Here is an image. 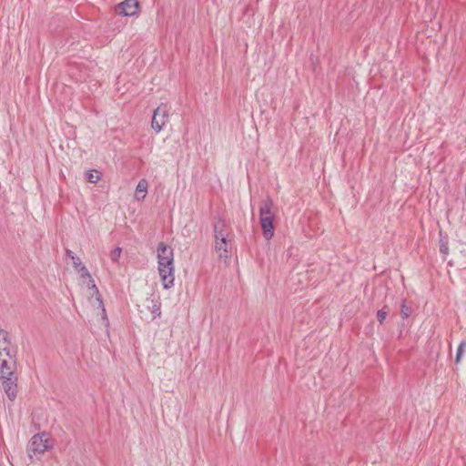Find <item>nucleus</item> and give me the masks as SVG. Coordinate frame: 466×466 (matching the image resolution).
<instances>
[{"label":"nucleus","mask_w":466,"mask_h":466,"mask_svg":"<svg viewBox=\"0 0 466 466\" xmlns=\"http://www.w3.org/2000/svg\"><path fill=\"white\" fill-rule=\"evenodd\" d=\"M102 174L97 169H89L85 173L86 180L88 183L95 184L101 178Z\"/></svg>","instance_id":"obj_12"},{"label":"nucleus","mask_w":466,"mask_h":466,"mask_svg":"<svg viewBox=\"0 0 466 466\" xmlns=\"http://www.w3.org/2000/svg\"><path fill=\"white\" fill-rule=\"evenodd\" d=\"M440 250H441V253H443L445 255L448 254L449 248H448L447 243H441Z\"/></svg>","instance_id":"obj_21"},{"label":"nucleus","mask_w":466,"mask_h":466,"mask_svg":"<svg viewBox=\"0 0 466 466\" xmlns=\"http://www.w3.org/2000/svg\"><path fill=\"white\" fill-rule=\"evenodd\" d=\"M122 248L120 247L115 248L110 254V258L113 262H117L121 256Z\"/></svg>","instance_id":"obj_18"},{"label":"nucleus","mask_w":466,"mask_h":466,"mask_svg":"<svg viewBox=\"0 0 466 466\" xmlns=\"http://www.w3.org/2000/svg\"><path fill=\"white\" fill-rule=\"evenodd\" d=\"M388 313L386 311H384L383 309H379L377 311V319L380 323H382L386 317H387Z\"/></svg>","instance_id":"obj_20"},{"label":"nucleus","mask_w":466,"mask_h":466,"mask_svg":"<svg viewBox=\"0 0 466 466\" xmlns=\"http://www.w3.org/2000/svg\"><path fill=\"white\" fill-rule=\"evenodd\" d=\"M148 183L145 178H142L138 181L136 190H135V198L137 200H143L147 193Z\"/></svg>","instance_id":"obj_8"},{"label":"nucleus","mask_w":466,"mask_h":466,"mask_svg":"<svg viewBox=\"0 0 466 466\" xmlns=\"http://www.w3.org/2000/svg\"><path fill=\"white\" fill-rule=\"evenodd\" d=\"M149 309L152 313L153 319L160 318V316H161V302H160L159 299H151V306L149 307Z\"/></svg>","instance_id":"obj_11"},{"label":"nucleus","mask_w":466,"mask_h":466,"mask_svg":"<svg viewBox=\"0 0 466 466\" xmlns=\"http://www.w3.org/2000/svg\"><path fill=\"white\" fill-rule=\"evenodd\" d=\"M465 348H466V340L463 339L461 341V343L459 344L458 349H457V353H456V357H455L456 363H459L461 361V359L462 357Z\"/></svg>","instance_id":"obj_16"},{"label":"nucleus","mask_w":466,"mask_h":466,"mask_svg":"<svg viewBox=\"0 0 466 466\" xmlns=\"http://www.w3.org/2000/svg\"><path fill=\"white\" fill-rule=\"evenodd\" d=\"M76 269L80 273L81 278L90 279L91 275H90L87 268L83 263H81V265L78 266V268H76Z\"/></svg>","instance_id":"obj_19"},{"label":"nucleus","mask_w":466,"mask_h":466,"mask_svg":"<svg viewBox=\"0 0 466 466\" xmlns=\"http://www.w3.org/2000/svg\"><path fill=\"white\" fill-rule=\"evenodd\" d=\"M89 279L88 288L93 290V294L96 295V300H97L98 298H102L99 293V290H98L97 287L96 286L95 281L92 279V277H90V279Z\"/></svg>","instance_id":"obj_17"},{"label":"nucleus","mask_w":466,"mask_h":466,"mask_svg":"<svg viewBox=\"0 0 466 466\" xmlns=\"http://www.w3.org/2000/svg\"><path fill=\"white\" fill-rule=\"evenodd\" d=\"M0 379L3 380L4 390L8 398L13 400L16 397L17 384L16 377L14 375L12 369L0 370Z\"/></svg>","instance_id":"obj_5"},{"label":"nucleus","mask_w":466,"mask_h":466,"mask_svg":"<svg viewBox=\"0 0 466 466\" xmlns=\"http://www.w3.org/2000/svg\"><path fill=\"white\" fill-rule=\"evenodd\" d=\"M157 270L160 277L163 289H168L174 285L175 268H174V252L170 247L160 242L157 245Z\"/></svg>","instance_id":"obj_1"},{"label":"nucleus","mask_w":466,"mask_h":466,"mask_svg":"<svg viewBox=\"0 0 466 466\" xmlns=\"http://www.w3.org/2000/svg\"><path fill=\"white\" fill-rule=\"evenodd\" d=\"M168 121V111L166 104H160L153 113L151 127L156 133H159Z\"/></svg>","instance_id":"obj_6"},{"label":"nucleus","mask_w":466,"mask_h":466,"mask_svg":"<svg viewBox=\"0 0 466 466\" xmlns=\"http://www.w3.org/2000/svg\"><path fill=\"white\" fill-rule=\"evenodd\" d=\"M214 236H215V248L219 253V257H228V254L230 252L229 245L226 233V224L225 221L218 218L214 222Z\"/></svg>","instance_id":"obj_3"},{"label":"nucleus","mask_w":466,"mask_h":466,"mask_svg":"<svg viewBox=\"0 0 466 466\" xmlns=\"http://www.w3.org/2000/svg\"><path fill=\"white\" fill-rule=\"evenodd\" d=\"M0 350L14 351L11 349V341L8 332L0 329Z\"/></svg>","instance_id":"obj_10"},{"label":"nucleus","mask_w":466,"mask_h":466,"mask_svg":"<svg viewBox=\"0 0 466 466\" xmlns=\"http://www.w3.org/2000/svg\"><path fill=\"white\" fill-rule=\"evenodd\" d=\"M139 2L137 0H125L115 7V11L123 16H134L138 14Z\"/></svg>","instance_id":"obj_7"},{"label":"nucleus","mask_w":466,"mask_h":466,"mask_svg":"<svg viewBox=\"0 0 466 466\" xmlns=\"http://www.w3.org/2000/svg\"><path fill=\"white\" fill-rule=\"evenodd\" d=\"M274 203L270 198L262 200L259 206V220L263 232V237L269 241L274 237L275 228L273 220L275 212L273 210Z\"/></svg>","instance_id":"obj_2"},{"label":"nucleus","mask_w":466,"mask_h":466,"mask_svg":"<svg viewBox=\"0 0 466 466\" xmlns=\"http://www.w3.org/2000/svg\"><path fill=\"white\" fill-rule=\"evenodd\" d=\"M46 435L47 433L43 431L33 435L30 439L27 444L26 451L27 455L31 459L42 455L45 451L50 450L53 447L50 440L45 438Z\"/></svg>","instance_id":"obj_4"},{"label":"nucleus","mask_w":466,"mask_h":466,"mask_svg":"<svg viewBox=\"0 0 466 466\" xmlns=\"http://www.w3.org/2000/svg\"><path fill=\"white\" fill-rule=\"evenodd\" d=\"M411 314V309L406 304V300H402L400 304V315L402 319H408Z\"/></svg>","instance_id":"obj_15"},{"label":"nucleus","mask_w":466,"mask_h":466,"mask_svg":"<svg viewBox=\"0 0 466 466\" xmlns=\"http://www.w3.org/2000/svg\"><path fill=\"white\" fill-rule=\"evenodd\" d=\"M66 257L72 259L73 266L75 268H78V266L81 265L82 261L79 257H77L72 250L66 249Z\"/></svg>","instance_id":"obj_14"},{"label":"nucleus","mask_w":466,"mask_h":466,"mask_svg":"<svg viewBox=\"0 0 466 466\" xmlns=\"http://www.w3.org/2000/svg\"><path fill=\"white\" fill-rule=\"evenodd\" d=\"M96 301L98 303V308L101 310L102 323H103V325L106 328H107L109 326V319H108V318L106 316V309H105V306H104V303H103V299H102V298H98V299Z\"/></svg>","instance_id":"obj_13"},{"label":"nucleus","mask_w":466,"mask_h":466,"mask_svg":"<svg viewBox=\"0 0 466 466\" xmlns=\"http://www.w3.org/2000/svg\"><path fill=\"white\" fill-rule=\"evenodd\" d=\"M15 358V351H3L0 350V370H6L11 369L7 366L8 360H14Z\"/></svg>","instance_id":"obj_9"}]
</instances>
